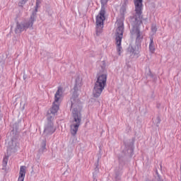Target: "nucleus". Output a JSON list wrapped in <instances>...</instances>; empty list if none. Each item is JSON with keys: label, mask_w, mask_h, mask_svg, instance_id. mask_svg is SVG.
I'll list each match as a JSON object with an SVG mask.
<instances>
[{"label": "nucleus", "mask_w": 181, "mask_h": 181, "mask_svg": "<svg viewBox=\"0 0 181 181\" xmlns=\"http://www.w3.org/2000/svg\"><path fill=\"white\" fill-rule=\"evenodd\" d=\"M93 179H94V180H95V177L93 176Z\"/></svg>", "instance_id": "c85d7f7f"}, {"label": "nucleus", "mask_w": 181, "mask_h": 181, "mask_svg": "<svg viewBox=\"0 0 181 181\" xmlns=\"http://www.w3.org/2000/svg\"><path fill=\"white\" fill-rule=\"evenodd\" d=\"M100 160V158L98 159V162Z\"/></svg>", "instance_id": "c756f323"}, {"label": "nucleus", "mask_w": 181, "mask_h": 181, "mask_svg": "<svg viewBox=\"0 0 181 181\" xmlns=\"http://www.w3.org/2000/svg\"><path fill=\"white\" fill-rule=\"evenodd\" d=\"M40 152H46V140H43L41 145V148L39 150Z\"/></svg>", "instance_id": "2eb2a0df"}, {"label": "nucleus", "mask_w": 181, "mask_h": 181, "mask_svg": "<svg viewBox=\"0 0 181 181\" xmlns=\"http://www.w3.org/2000/svg\"><path fill=\"white\" fill-rule=\"evenodd\" d=\"M110 0H100L101 8L96 16V35L100 36L103 33V29L104 28V21H105V5L108 4Z\"/></svg>", "instance_id": "7ed1b4c3"}, {"label": "nucleus", "mask_w": 181, "mask_h": 181, "mask_svg": "<svg viewBox=\"0 0 181 181\" xmlns=\"http://www.w3.org/2000/svg\"><path fill=\"white\" fill-rule=\"evenodd\" d=\"M23 80H26V78H28V75H26V74H23Z\"/></svg>", "instance_id": "5701e85b"}, {"label": "nucleus", "mask_w": 181, "mask_h": 181, "mask_svg": "<svg viewBox=\"0 0 181 181\" xmlns=\"http://www.w3.org/2000/svg\"><path fill=\"white\" fill-rule=\"evenodd\" d=\"M53 117L48 116L47 117V122L44 125L43 134L45 135H53L56 132V127H54V123H53Z\"/></svg>", "instance_id": "6e6552de"}, {"label": "nucleus", "mask_w": 181, "mask_h": 181, "mask_svg": "<svg viewBox=\"0 0 181 181\" xmlns=\"http://www.w3.org/2000/svg\"><path fill=\"white\" fill-rule=\"evenodd\" d=\"M157 119H158V122L156 124L157 127H159V124H160V117H157Z\"/></svg>", "instance_id": "4be33fe9"}, {"label": "nucleus", "mask_w": 181, "mask_h": 181, "mask_svg": "<svg viewBox=\"0 0 181 181\" xmlns=\"http://www.w3.org/2000/svg\"><path fill=\"white\" fill-rule=\"evenodd\" d=\"M36 4L40 5V4H42V0H36Z\"/></svg>", "instance_id": "b1692460"}, {"label": "nucleus", "mask_w": 181, "mask_h": 181, "mask_svg": "<svg viewBox=\"0 0 181 181\" xmlns=\"http://www.w3.org/2000/svg\"><path fill=\"white\" fill-rule=\"evenodd\" d=\"M33 23L30 19L25 20L21 22H17L16 26L15 28V33H22V32H25L28 30V29H33Z\"/></svg>", "instance_id": "0eeeda50"}, {"label": "nucleus", "mask_w": 181, "mask_h": 181, "mask_svg": "<svg viewBox=\"0 0 181 181\" xmlns=\"http://www.w3.org/2000/svg\"><path fill=\"white\" fill-rule=\"evenodd\" d=\"M9 160L8 156H5L3 158L2 166L5 168L8 165V160Z\"/></svg>", "instance_id": "dca6fc26"}, {"label": "nucleus", "mask_w": 181, "mask_h": 181, "mask_svg": "<svg viewBox=\"0 0 181 181\" xmlns=\"http://www.w3.org/2000/svg\"><path fill=\"white\" fill-rule=\"evenodd\" d=\"M63 92L62 91V88H59L54 95V101L52 103V107L47 111V118L49 117H52V119H54V115L57 114V111L59 110V101L60 98H62V95Z\"/></svg>", "instance_id": "39448f33"}, {"label": "nucleus", "mask_w": 181, "mask_h": 181, "mask_svg": "<svg viewBox=\"0 0 181 181\" xmlns=\"http://www.w3.org/2000/svg\"><path fill=\"white\" fill-rule=\"evenodd\" d=\"M0 113H1V106H0ZM0 115H2L0 114Z\"/></svg>", "instance_id": "bb28decb"}, {"label": "nucleus", "mask_w": 181, "mask_h": 181, "mask_svg": "<svg viewBox=\"0 0 181 181\" xmlns=\"http://www.w3.org/2000/svg\"><path fill=\"white\" fill-rule=\"evenodd\" d=\"M139 40H142V37H141V33H138L136 34V42H139Z\"/></svg>", "instance_id": "aec40b11"}, {"label": "nucleus", "mask_w": 181, "mask_h": 181, "mask_svg": "<svg viewBox=\"0 0 181 181\" xmlns=\"http://www.w3.org/2000/svg\"><path fill=\"white\" fill-rule=\"evenodd\" d=\"M121 175H122V173L119 172L115 173V180L116 181L121 180Z\"/></svg>", "instance_id": "a211bd4d"}, {"label": "nucleus", "mask_w": 181, "mask_h": 181, "mask_svg": "<svg viewBox=\"0 0 181 181\" xmlns=\"http://www.w3.org/2000/svg\"><path fill=\"white\" fill-rule=\"evenodd\" d=\"M135 15L131 17L130 22L132 25V33L136 35L140 33L139 25L142 23V9L144 4L142 0H134Z\"/></svg>", "instance_id": "f03ea898"}, {"label": "nucleus", "mask_w": 181, "mask_h": 181, "mask_svg": "<svg viewBox=\"0 0 181 181\" xmlns=\"http://www.w3.org/2000/svg\"><path fill=\"white\" fill-rule=\"evenodd\" d=\"M148 49H149L150 53H151L152 54L155 53V42H153V37H150V43L148 45Z\"/></svg>", "instance_id": "4468645a"}, {"label": "nucleus", "mask_w": 181, "mask_h": 181, "mask_svg": "<svg viewBox=\"0 0 181 181\" xmlns=\"http://www.w3.org/2000/svg\"><path fill=\"white\" fill-rule=\"evenodd\" d=\"M124 36V23L120 24L117 30H116V46H117V52L119 56H121V50H122V37Z\"/></svg>", "instance_id": "423d86ee"}, {"label": "nucleus", "mask_w": 181, "mask_h": 181, "mask_svg": "<svg viewBox=\"0 0 181 181\" xmlns=\"http://www.w3.org/2000/svg\"><path fill=\"white\" fill-rule=\"evenodd\" d=\"M28 0H21L18 2V6H20L21 8H23V5H25V4H26V2H28Z\"/></svg>", "instance_id": "f3484780"}, {"label": "nucleus", "mask_w": 181, "mask_h": 181, "mask_svg": "<svg viewBox=\"0 0 181 181\" xmlns=\"http://www.w3.org/2000/svg\"><path fill=\"white\" fill-rule=\"evenodd\" d=\"M131 151L132 152H134V148L132 147H131Z\"/></svg>", "instance_id": "393cba45"}, {"label": "nucleus", "mask_w": 181, "mask_h": 181, "mask_svg": "<svg viewBox=\"0 0 181 181\" xmlns=\"http://www.w3.org/2000/svg\"><path fill=\"white\" fill-rule=\"evenodd\" d=\"M155 181H163V180L160 179V176H158L157 177H156Z\"/></svg>", "instance_id": "412c9836"}, {"label": "nucleus", "mask_w": 181, "mask_h": 181, "mask_svg": "<svg viewBox=\"0 0 181 181\" xmlns=\"http://www.w3.org/2000/svg\"><path fill=\"white\" fill-rule=\"evenodd\" d=\"M80 88H81V81H80V78H78L76 79V83L73 88L74 93L71 98V108H73V123L71 124V134L72 136L77 135L78 127L81 125V111L77 108V107H80L78 105L80 103V100H78V91H80Z\"/></svg>", "instance_id": "f257e3e1"}, {"label": "nucleus", "mask_w": 181, "mask_h": 181, "mask_svg": "<svg viewBox=\"0 0 181 181\" xmlns=\"http://www.w3.org/2000/svg\"><path fill=\"white\" fill-rule=\"evenodd\" d=\"M128 53L130 54L131 59H138L141 53V45H130L127 49Z\"/></svg>", "instance_id": "9d476101"}, {"label": "nucleus", "mask_w": 181, "mask_h": 181, "mask_svg": "<svg viewBox=\"0 0 181 181\" xmlns=\"http://www.w3.org/2000/svg\"><path fill=\"white\" fill-rule=\"evenodd\" d=\"M124 145H125V147L127 148V144L125 143H124Z\"/></svg>", "instance_id": "cd10ccee"}, {"label": "nucleus", "mask_w": 181, "mask_h": 181, "mask_svg": "<svg viewBox=\"0 0 181 181\" xmlns=\"http://www.w3.org/2000/svg\"><path fill=\"white\" fill-rule=\"evenodd\" d=\"M40 4H36L35 10L32 12L29 20L33 23H35L36 22V18H37V11L39 9V6Z\"/></svg>", "instance_id": "f8f14e48"}, {"label": "nucleus", "mask_w": 181, "mask_h": 181, "mask_svg": "<svg viewBox=\"0 0 181 181\" xmlns=\"http://www.w3.org/2000/svg\"><path fill=\"white\" fill-rule=\"evenodd\" d=\"M19 123L16 122L13 124L12 130L11 132V135L13 137L19 138Z\"/></svg>", "instance_id": "9b49d317"}, {"label": "nucleus", "mask_w": 181, "mask_h": 181, "mask_svg": "<svg viewBox=\"0 0 181 181\" xmlns=\"http://www.w3.org/2000/svg\"><path fill=\"white\" fill-rule=\"evenodd\" d=\"M105 86H107V74H103L98 76L94 85L93 95L95 98H98L101 95Z\"/></svg>", "instance_id": "20e7f679"}, {"label": "nucleus", "mask_w": 181, "mask_h": 181, "mask_svg": "<svg viewBox=\"0 0 181 181\" xmlns=\"http://www.w3.org/2000/svg\"><path fill=\"white\" fill-rule=\"evenodd\" d=\"M151 32L153 33H156V32H158V28H156V25H153L151 26Z\"/></svg>", "instance_id": "6ab92c4d"}, {"label": "nucleus", "mask_w": 181, "mask_h": 181, "mask_svg": "<svg viewBox=\"0 0 181 181\" xmlns=\"http://www.w3.org/2000/svg\"><path fill=\"white\" fill-rule=\"evenodd\" d=\"M19 137L11 136V140L8 142L7 147L8 153H15L19 149V142L18 141Z\"/></svg>", "instance_id": "1a4fd4ad"}, {"label": "nucleus", "mask_w": 181, "mask_h": 181, "mask_svg": "<svg viewBox=\"0 0 181 181\" xmlns=\"http://www.w3.org/2000/svg\"><path fill=\"white\" fill-rule=\"evenodd\" d=\"M25 175H26V167L22 165L20 168L19 177H18V181H24Z\"/></svg>", "instance_id": "ddd939ff"}, {"label": "nucleus", "mask_w": 181, "mask_h": 181, "mask_svg": "<svg viewBox=\"0 0 181 181\" xmlns=\"http://www.w3.org/2000/svg\"><path fill=\"white\" fill-rule=\"evenodd\" d=\"M2 115H0V121H1V119H2Z\"/></svg>", "instance_id": "a878e982"}]
</instances>
